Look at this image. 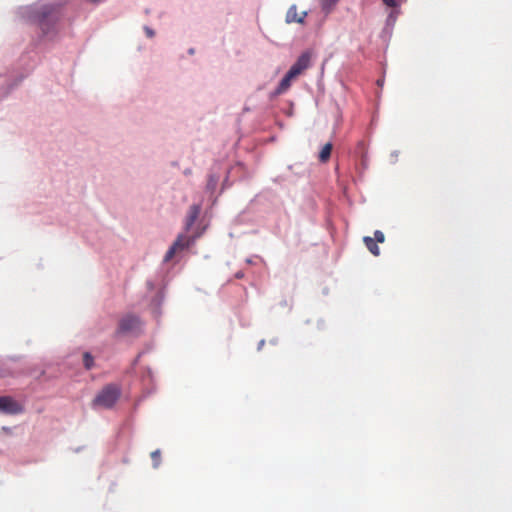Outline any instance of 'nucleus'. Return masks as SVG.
<instances>
[{"label":"nucleus","instance_id":"nucleus-3","mask_svg":"<svg viewBox=\"0 0 512 512\" xmlns=\"http://www.w3.org/2000/svg\"><path fill=\"white\" fill-rule=\"evenodd\" d=\"M385 241V235L382 231L376 230L374 232V238L370 236H365L363 238V242L366 246V248L374 255L379 256L380 255V249L377 245V243H383Z\"/></svg>","mask_w":512,"mask_h":512},{"label":"nucleus","instance_id":"nucleus-8","mask_svg":"<svg viewBox=\"0 0 512 512\" xmlns=\"http://www.w3.org/2000/svg\"><path fill=\"white\" fill-rule=\"evenodd\" d=\"M201 211V207L199 205H192L189 209L186 221V229H190V227L195 223Z\"/></svg>","mask_w":512,"mask_h":512},{"label":"nucleus","instance_id":"nucleus-10","mask_svg":"<svg viewBox=\"0 0 512 512\" xmlns=\"http://www.w3.org/2000/svg\"><path fill=\"white\" fill-rule=\"evenodd\" d=\"M295 79L294 76H290V73L287 72L286 75L283 77V79L280 81L277 89H276V93L277 94H282V93H285L287 91V89L290 87L291 85V82Z\"/></svg>","mask_w":512,"mask_h":512},{"label":"nucleus","instance_id":"nucleus-14","mask_svg":"<svg viewBox=\"0 0 512 512\" xmlns=\"http://www.w3.org/2000/svg\"><path fill=\"white\" fill-rule=\"evenodd\" d=\"M151 458L153 461V466L157 468L160 464V450H155L151 453Z\"/></svg>","mask_w":512,"mask_h":512},{"label":"nucleus","instance_id":"nucleus-7","mask_svg":"<svg viewBox=\"0 0 512 512\" xmlns=\"http://www.w3.org/2000/svg\"><path fill=\"white\" fill-rule=\"evenodd\" d=\"M307 14H308L307 11H302V12L298 13L297 6L291 5L289 7V9L287 10L285 21L288 24L294 23V22L303 24Z\"/></svg>","mask_w":512,"mask_h":512},{"label":"nucleus","instance_id":"nucleus-1","mask_svg":"<svg viewBox=\"0 0 512 512\" xmlns=\"http://www.w3.org/2000/svg\"><path fill=\"white\" fill-rule=\"evenodd\" d=\"M121 395L120 388L115 384H108L93 399V407L105 409L112 408Z\"/></svg>","mask_w":512,"mask_h":512},{"label":"nucleus","instance_id":"nucleus-6","mask_svg":"<svg viewBox=\"0 0 512 512\" xmlns=\"http://www.w3.org/2000/svg\"><path fill=\"white\" fill-rule=\"evenodd\" d=\"M0 411L17 414L21 412V406L9 396L0 397Z\"/></svg>","mask_w":512,"mask_h":512},{"label":"nucleus","instance_id":"nucleus-13","mask_svg":"<svg viewBox=\"0 0 512 512\" xmlns=\"http://www.w3.org/2000/svg\"><path fill=\"white\" fill-rule=\"evenodd\" d=\"M93 357L89 352H85L83 354V364L87 370H90L93 367Z\"/></svg>","mask_w":512,"mask_h":512},{"label":"nucleus","instance_id":"nucleus-18","mask_svg":"<svg viewBox=\"0 0 512 512\" xmlns=\"http://www.w3.org/2000/svg\"><path fill=\"white\" fill-rule=\"evenodd\" d=\"M89 2L93 3V4H98L99 2H101L102 0H88Z\"/></svg>","mask_w":512,"mask_h":512},{"label":"nucleus","instance_id":"nucleus-9","mask_svg":"<svg viewBox=\"0 0 512 512\" xmlns=\"http://www.w3.org/2000/svg\"><path fill=\"white\" fill-rule=\"evenodd\" d=\"M295 79L294 76H290V73L287 72L286 75L283 77V79L280 81L277 89H276V93L277 94H282V93H285L287 91V89L290 87L291 85V82Z\"/></svg>","mask_w":512,"mask_h":512},{"label":"nucleus","instance_id":"nucleus-5","mask_svg":"<svg viewBox=\"0 0 512 512\" xmlns=\"http://www.w3.org/2000/svg\"><path fill=\"white\" fill-rule=\"evenodd\" d=\"M310 65V54L305 52L299 56L297 61L289 69L290 76L297 78L301 75Z\"/></svg>","mask_w":512,"mask_h":512},{"label":"nucleus","instance_id":"nucleus-4","mask_svg":"<svg viewBox=\"0 0 512 512\" xmlns=\"http://www.w3.org/2000/svg\"><path fill=\"white\" fill-rule=\"evenodd\" d=\"M191 240L184 235H179L164 256V262H169L178 251L189 247Z\"/></svg>","mask_w":512,"mask_h":512},{"label":"nucleus","instance_id":"nucleus-16","mask_svg":"<svg viewBox=\"0 0 512 512\" xmlns=\"http://www.w3.org/2000/svg\"><path fill=\"white\" fill-rule=\"evenodd\" d=\"M382 1L384 2V4H386L389 7H394L396 4L395 0H382Z\"/></svg>","mask_w":512,"mask_h":512},{"label":"nucleus","instance_id":"nucleus-12","mask_svg":"<svg viewBox=\"0 0 512 512\" xmlns=\"http://www.w3.org/2000/svg\"><path fill=\"white\" fill-rule=\"evenodd\" d=\"M53 7L45 5L41 7L40 11L38 12L39 15V22L42 25L44 20L49 18L53 13Z\"/></svg>","mask_w":512,"mask_h":512},{"label":"nucleus","instance_id":"nucleus-15","mask_svg":"<svg viewBox=\"0 0 512 512\" xmlns=\"http://www.w3.org/2000/svg\"><path fill=\"white\" fill-rule=\"evenodd\" d=\"M337 0H322V6L324 9H328L330 6L336 3Z\"/></svg>","mask_w":512,"mask_h":512},{"label":"nucleus","instance_id":"nucleus-11","mask_svg":"<svg viewBox=\"0 0 512 512\" xmlns=\"http://www.w3.org/2000/svg\"><path fill=\"white\" fill-rule=\"evenodd\" d=\"M331 151H332V144L326 143L319 153V161L322 163H326L330 159Z\"/></svg>","mask_w":512,"mask_h":512},{"label":"nucleus","instance_id":"nucleus-2","mask_svg":"<svg viewBox=\"0 0 512 512\" xmlns=\"http://www.w3.org/2000/svg\"><path fill=\"white\" fill-rule=\"evenodd\" d=\"M142 322L140 318L133 314H127L123 316L118 325V333H134L141 328Z\"/></svg>","mask_w":512,"mask_h":512},{"label":"nucleus","instance_id":"nucleus-17","mask_svg":"<svg viewBox=\"0 0 512 512\" xmlns=\"http://www.w3.org/2000/svg\"><path fill=\"white\" fill-rule=\"evenodd\" d=\"M145 31H146L148 37H153L154 36V31L152 29L146 27Z\"/></svg>","mask_w":512,"mask_h":512}]
</instances>
